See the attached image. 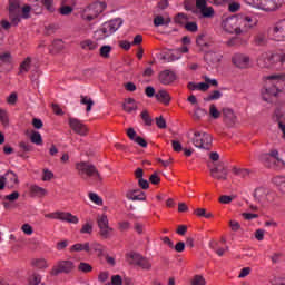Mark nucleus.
Wrapping results in <instances>:
<instances>
[{"instance_id": "12", "label": "nucleus", "mask_w": 285, "mask_h": 285, "mask_svg": "<svg viewBox=\"0 0 285 285\" xmlns=\"http://www.w3.org/2000/svg\"><path fill=\"white\" fill-rule=\"evenodd\" d=\"M210 177L217 181H226L228 179V167L224 163H218L209 170Z\"/></svg>"}, {"instance_id": "44", "label": "nucleus", "mask_w": 285, "mask_h": 285, "mask_svg": "<svg viewBox=\"0 0 285 285\" xmlns=\"http://www.w3.org/2000/svg\"><path fill=\"white\" fill-rule=\"evenodd\" d=\"M170 23V19L165 20L161 16H156L154 18V26L159 28V26H168Z\"/></svg>"}, {"instance_id": "21", "label": "nucleus", "mask_w": 285, "mask_h": 285, "mask_svg": "<svg viewBox=\"0 0 285 285\" xmlns=\"http://www.w3.org/2000/svg\"><path fill=\"white\" fill-rule=\"evenodd\" d=\"M4 178V181L8 186V188H18L19 187V176L17 175V173L12 171V170H8L4 176H2Z\"/></svg>"}, {"instance_id": "3", "label": "nucleus", "mask_w": 285, "mask_h": 285, "mask_svg": "<svg viewBox=\"0 0 285 285\" xmlns=\"http://www.w3.org/2000/svg\"><path fill=\"white\" fill-rule=\"evenodd\" d=\"M76 169L78 170V175L80 177H83L85 175L94 181H102L104 178H101V174H99V170L97 167L88 161H81L76 164Z\"/></svg>"}, {"instance_id": "11", "label": "nucleus", "mask_w": 285, "mask_h": 285, "mask_svg": "<svg viewBox=\"0 0 285 285\" xmlns=\"http://www.w3.org/2000/svg\"><path fill=\"white\" fill-rule=\"evenodd\" d=\"M122 24L124 20H121V18H116L109 22H105L99 30L106 38H108L110 35H115V32H117Z\"/></svg>"}, {"instance_id": "2", "label": "nucleus", "mask_w": 285, "mask_h": 285, "mask_svg": "<svg viewBox=\"0 0 285 285\" xmlns=\"http://www.w3.org/2000/svg\"><path fill=\"white\" fill-rule=\"evenodd\" d=\"M106 10V2H94L80 11L83 21H95Z\"/></svg>"}, {"instance_id": "23", "label": "nucleus", "mask_w": 285, "mask_h": 285, "mask_svg": "<svg viewBox=\"0 0 285 285\" xmlns=\"http://www.w3.org/2000/svg\"><path fill=\"white\" fill-rule=\"evenodd\" d=\"M204 59L209 66H215L222 61V53L208 51L205 53Z\"/></svg>"}, {"instance_id": "61", "label": "nucleus", "mask_w": 285, "mask_h": 285, "mask_svg": "<svg viewBox=\"0 0 285 285\" xmlns=\"http://www.w3.org/2000/svg\"><path fill=\"white\" fill-rule=\"evenodd\" d=\"M185 28L188 30V32H197L198 30L197 22H187Z\"/></svg>"}, {"instance_id": "62", "label": "nucleus", "mask_w": 285, "mask_h": 285, "mask_svg": "<svg viewBox=\"0 0 285 285\" xmlns=\"http://www.w3.org/2000/svg\"><path fill=\"white\" fill-rule=\"evenodd\" d=\"M30 10H32V8L28 4L22 7V16H20V18L22 17V19H30Z\"/></svg>"}, {"instance_id": "45", "label": "nucleus", "mask_w": 285, "mask_h": 285, "mask_svg": "<svg viewBox=\"0 0 285 285\" xmlns=\"http://www.w3.org/2000/svg\"><path fill=\"white\" fill-rule=\"evenodd\" d=\"M190 285H206V278L203 275H195L191 281Z\"/></svg>"}, {"instance_id": "27", "label": "nucleus", "mask_w": 285, "mask_h": 285, "mask_svg": "<svg viewBox=\"0 0 285 285\" xmlns=\"http://www.w3.org/2000/svg\"><path fill=\"white\" fill-rule=\"evenodd\" d=\"M88 253L90 254V243H77L70 247V253Z\"/></svg>"}, {"instance_id": "9", "label": "nucleus", "mask_w": 285, "mask_h": 285, "mask_svg": "<svg viewBox=\"0 0 285 285\" xmlns=\"http://www.w3.org/2000/svg\"><path fill=\"white\" fill-rule=\"evenodd\" d=\"M9 19L13 26L21 22V0H9Z\"/></svg>"}, {"instance_id": "43", "label": "nucleus", "mask_w": 285, "mask_h": 285, "mask_svg": "<svg viewBox=\"0 0 285 285\" xmlns=\"http://www.w3.org/2000/svg\"><path fill=\"white\" fill-rule=\"evenodd\" d=\"M140 118L142 119L145 126H153V117H150V114L148 112V110H144L140 114Z\"/></svg>"}, {"instance_id": "6", "label": "nucleus", "mask_w": 285, "mask_h": 285, "mask_svg": "<svg viewBox=\"0 0 285 285\" xmlns=\"http://www.w3.org/2000/svg\"><path fill=\"white\" fill-rule=\"evenodd\" d=\"M261 161L267 168H282L284 166V160L281 159L277 149H272L268 154L261 155Z\"/></svg>"}, {"instance_id": "5", "label": "nucleus", "mask_w": 285, "mask_h": 285, "mask_svg": "<svg viewBox=\"0 0 285 285\" xmlns=\"http://www.w3.org/2000/svg\"><path fill=\"white\" fill-rule=\"evenodd\" d=\"M75 271V262L70 259H60L51 268L50 275L57 277L59 275H70Z\"/></svg>"}, {"instance_id": "41", "label": "nucleus", "mask_w": 285, "mask_h": 285, "mask_svg": "<svg viewBox=\"0 0 285 285\" xmlns=\"http://www.w3.org/2000/svg\"><path fill=\"white\" fill-rule=\"evenodd\" d=\"M254 197L256 202H262L266 197V189L263 187H258L254 191Z\"/></svg>"}, {"instance_id": "63", "label": "nucleus", "mask_w": 285, "mask_h": 285, "mask_svg": "<svg viewBox=\"0 0 285 285\" xmlns=\"http://www.w3.org/2000/svg\"><path fill=\"white\" fill-rule=\"evenodd\" d=\"M60 14L62 16H68V14H72V7L70 6H63L59 9Z\"/></svg>"}, {"instance_id": "42", "label": "nucleus", "mask_w": 285, "mask_h": 285, "mask_svg": "<svg viewBox=\"0 0 285 285\" xmlns=\"http://www.w3.org/2000/svg\"><path fill=\"white\" fill-rule=\"evenodd\" d=\"M217 99H222V91L214 90L206 98H204V101H217Z\"/></svg>"}, {"instance_id": "46", "label": "nucleus", "mask_w": 285, "mask_h": 285, "mask_svg": "<svg viewBox=\"0 0 285 285\" xmlns=\"http://www.w3.org/2000/svg\"><path fill=\"white\" fill-rule=\"evenodd\" d=\"M209 115L212 119H219V117H222V111H218L217 106H215V104H212L209 106Z\"/></svg>"}, {"instance_id": "1", "label": "nucleus", "mask_w": 285, "mask_h": 285, "mask_svg": "<svg viewBox=\"0 0 285 285\" xmlns=\"http://www.w3.org/2000/svg\"><path fill=\"white\" fill-rule=\"evenodd\" d=\"M263 81L265 82V90L263 91L264 101H268V97H277L281 90L277 86L273 85L272 81H285L284 73H276L271 76H264Z\"/></svg>"}, {"instance_id": "18", "label": "nucleus", "mask_w": 285, "mask_h": 285, "mask_svg": "<svg viewBox=\"0 0 285 285\" xmlns=\"http://www.w3.org/2000/svg\"><path fill=\"white\" fill-rule=\"evenodd\" d=\"M272 35L277 41H285V20L276 22L272 29Z\"/></svg>"}, {"instance_id": "32", "label": "nucleus", "mask_w": 285, "mask_h": 285, "mask_svg": "<svg viewBox=\"0 0 285 285\" xmlns=\"http://www.w3.org/2000/svg\"><path fill=\"white\" fill-rule=\"evenodd\" d=\"M31 63H32V58L27 57V58L24 59V61H22V62L20 63V67H19V75H23V73H26V72H30Z\"/></svg>"}, {"instance_id": "37", "label": "nucleus", "mask_w": 285, "mask_h": 285, "mask_svg": "<svg viewBox=\"0 0 285 285\" xmlns=\"http://www.w3.org/2000/svg\"><path fill=\"white\" fill-rule=\"evenodd\" d=\"M233 173L234 175H236V177H240L242 179H246L247 177L250 176L249 169H242V168L234 167Z\"/></svg>"}, {"instance_id": "36", "label": "nucleus", "mask_w": 285, "mask_h": 285, "mask_svg": "<svg viewBox=\"0 0 285 285\" xmlns=\"http://www.w3.org/2000/svg\"><path fill=\"white\" fill-rule=\"evenodd\" d=\"M78 271L79 273H83L85 275H88V273H92V265H90V263L80 262L78 264Z\"/></svg>"}, {"instance_id": "50", "label": "nucleus", "mask_w": 285, "mask_h": 285, "mask_svg": "<svg viewBox=\"0 0 285 285\" xmlns=\"http://www.w3.org/2000/svg\"><path fill=\"white\" fill-rule=\"evenodd\" d=\"M89 199H91L94 204H97V206H104V199H101V197L96 193H89Z\"/></svg>"}, {"instance_id": "55", "label": "nucleus", "mask_w": 285, "mask_h": 285, "mask_svg": "<svg viewBox=\"0 0 285 285\" xmlns=\"http://www.w3.org/2000/svg\"><path fill=\"white\" fill-rule=\"evenodd\" d=\"M80 233L82 235H92V224L86 223L85 225H82Z\"/></svg>"}, {"instance_id": "25", "label": "nucleus", "mask_w": 285, "mask_h": 285, "mask_svg": "<svg viewBox=\"0 0 285 285\" xmlns=\"http://www.w3.org/2000/svg\"><path fill=\"white\" fill-rule=\"evenodd\" d=\"M80 48L81 50L94 52V50H97V48H99V43L91 39H85L80 41Z\"/></svg>"}, {"instance_id": "13", "label": "nucleus", "mask_w": 285, "mask_h": 285, "mask_svg": "<svg viewBox=\"0 0 285 285\" xmlns=\"http://www.w3.org/2000/svg\"><path fill=\"white\" fill-rule=\"evenodd\" d=\"M46 217L50 219H59L60 222H67V224H79V217L72 215L70 212H55L47 214Z\"/></svg>"}, {"instance_id": "54", "label": "nucleus", "mask_w": 285, "mask_h": 285, "mask_svg": "<svg viewBox=\"0 0 285 285\" xmlns=\"http://www.w3.org/2000/svg\"><path fill=\"white\" fill-rule=\"evenodd\" d=\"M51 110L58 117H63L65 115L63 109H61V106H59V104H51Z\"/></svg>"}, {"instance_id": "16", "label": "nucleus", "mask_w": 285, "mask_h": 285, "mask_svg": "<svg viewBox=\"0 0 285 285\" xmlns=\"http://www.w3.org/2000/svg\"><path fill=\"white\" fill-rule=\"evenodd\" d=\"M69 126L76 135H80L81 137H86V135H88V127L77 118H69Z\"/></svg>"}, {"instance_id": "24", "label": "nucleus", "mask_w": 285, "mask_h": 285, "mask_svg": "<svg viewBox=\"0 0 285 285\" xmlns=\"http://www.w3.org/2000/svg\"><path fill=\"white\" fill-rule=\"evenodd\" d=\"M155 98L160 104H164V106H169V104H170V101L173 99L170 97V94L168 91H166V89L158 90V92L155 95Z\"/></svg>"}, {"instance_id": "57", "label": "nucleus", "mask_w": 285, "mask_h": 285, "mask_svg": "<svg viewBox=\"0 0 285 285\" xmlns=\"http://www.w3.org/2000/svg\"><path fill=\"white\" fill-rule=\"evenodd\" d=\"M124 279L120 275H114L111 276V283H107L106 285H122Z\"/></svg>"}, {"instance_id": "20", "label": "nucleus", "mask_w": 285, "mask_h": 285, "mask_svg": "<svg viewBox=\"0 0 285 285\" xmlns=\"http://www.w3.org/2000/svg\"><path fill=\"white\" fill-rule=\"evenodd\" d=\"M223 120L227 126H235L237 122V116L235 111L228 107L223 108L222 110Z\"/></svg>"}, {"instance_id": "28", "label": "nucleus", "mask_w": 285, "mask_h": 285, "mask_svg": "<svg viewBox=\"0 0 285 285\" xmlns=\"http://www.w3.org/2000/svg\"><path fill=\"white\" fill-rule=\"evenodd\" d=\"M122 108L125 112H134L138 108L137 101L135 98H127L122 105Z\"/></svg>"}, {"instance_id": "4", "label": "nucleus", "mask_w": 285, "mask_h": 285, "mask_svg": "<svg viewBox=\"0 0 285 285\" xmlns=\"http://www.w3.org/2000/svg\"><path fill=\"white\" fill-rule=\"evenodd\" d=\"M191 144L195 148H200L202 150H210L213 148V136L204 131H195L191 138Z\"/></svg>"}, {"instance_id": "15", "label": "nucleus", "mask_w": 285, "mask_h": 285, "mask_svg": "<svg viewBox=\"0 0 285 285\" xmlns=\"http://www.w3.org/2000/svg\"><path fill=\"white\" fill-rule=\"evenodd\" d=\"M238 24L240 28V35L250 30V28H255L257 26V20L253 19L250 16H238Z\"/></svg>"}, {"instance_id": "34", "label": "nucleus", "mask_w": 285, "mask_h": 285, "mask_svg": "<svg viewBox=\"0 0 285 285\" xmlns=\"http://www.w3.org/2000/svg\"><path fill=\"white\" fill-rule=\"evenodd\" d=\"M80 104H82V106H87V112H90V110H92V106H95V101L88 96H80Z\"/></svg>"}, {"instance_id": "22", "label": "nucleus", "mask_w": 285, "mask_h": 285, "mask_svg": "<svg viewBox=\"0 0 285 285\" xmlns=\"http://www.w3.org/2000/svg\"><path fill=\"white\" fill-rule=\"evenodd\" d=\"M127 199L129 202H146V193L140 189H129L126 193Z\"/></svg>"}, {"instance_id": "53", "label": "nucleus", "mask_w": 285, "mask_h": 285, "mask_svg": "<svg viewBox=\"0 0 285 285\" xmlns=\"http://www.w3.org/2000/svg\"><path fill=\"white\" fill-rule=\"evenodd\" d=\"M149 181L154 186H159V184H161V178L159 177V174L155 171L154 174L150 175Z\"/></svg>"}, {"instance_id": "31", "label": "nucleus", "mask_w": 285, "mask_h": 285, "mask_svg": "<svg viewBox=\"0 0 285 285\" xmlns=\"http://www.w3.org/2000/svg\"><path fill=\"white\" fill-rule=\"evenodd\" d=\"M112 233H115V229L110 226L99 227V236L102 239H110L112 237Z\"/></svg>"}, {"instance_id": "29", "label": "nucleus", "mask_w": 285, "mask_h": 285, "mask_svg": "<svg viewBox=\"0 0 285 285\" xmlns=\"http://www.w3.org/2000/svg\"><path fill=\"white\" fill-rule=\"evenodd\" d=\"M187 88L188 90H200V92H206L210 88V85L206 82H199V83L189 82L187 85Z\"/></svg>"}, {"instance_id": "19", "label": "nucleus", "mask_w": 285, "mask_h": 285, "mask_svg": "<svg viewBox=\"0 0 285 285\" xmlns=\"http://www.w3.org/2000/svg\"><path fill=\"white\" fill-rule=\"evenodd\" d=\"M232 61L236 68H248V65L250 63V57L244 55V53H236L232 58Z\"/></svg>"}, {"instance_id": "59", "label": "nucleus", "mask_w": 285, "mask_h": 285, "mask_svg": "<svg viewBox=\"0 0 285 285\" xmlns=\"http://www.w3.org/2000/svg\"><path fill=\"white\" fill-rule=\"evenodd\" d=\"M29 282H30L31 285L41 284V275L37 274V273L32 274Z\"/></svg>"}, {"instance_id": "56", "label": "nucleus", "mask_w": 285, "mask_h": 285, "mask_svg": "<svg viewBox=\"0 0 285 285\" xmlns=\"http://www.w3.org/2000/svg\"><path fill=\"white\" fill-rule=\"evenodd\" d=\"M254 42L256 46H264L266 43V36L264 33H258L255 37Z\"/></svg>"}, {"instance_id": "7", "label": "nucleus", "mask_w": 285, "mask_h": 285, "mask_svg": "<svg viewBox=\"0 0 285 285\" xmlns=\"http://www.w3.org/2000/svg\"><path fill=\"white\" fill-rule=\"evenodd\" d=\"M126 257L130 266H138L142 271H150L153 268V263H150V259L144 257L138 253L131 252L127 254Z\"/></svg>"}, {"instance_id": "14", "label": "nucleus", "mask_w": 285, "mask_h": 285, "mask_svg": "<svg viewBox=\"0 0 285 285\" xmlns=\"http://www.w3.org/2000/svg\"><path fill=\"white\" fill-rule=\"evenodd\" d=\"M207 4L208 0H196V8L199 10L203 19H213V17H215V9Z\"/></svg>"}, {"instance_id": "60", "label": "nucleus", "mask_w": 285, "mask_h": 285, "mask_svg": "<svg viewBox=\"0 0 285 285\" xmlns=\"http://www.w3.org/2000/svg\"><path fill=\"white\" fill-rule=\"evenodd\" d=\"M55 178V174L48 169H43L42 181H50Z\"/></svg>"}, {"instance_id": "26", "label": "nucleus", "mask_w": 285, "mask_h": 285, "mask_svg": "<svg viewBox=\"0 0 285 285\" xmlns=\"http://www.w3.org/2000/svg\"><path fill=\"white\" fill-rule=\"evenodd\" d=\"M31 266L32 268H38V271H46L50 265L46 258H32Z\"/></svg>"}, {"instance_id": "51", "label": "nucleus", "mask_w": 285, "mask_h": 285, "mask_svg": "<svg viewBox=\"0 0 285 285\" xmlns=\"http://www.w3.org/2000/svg\"><path fill=\"white\" fill-rule=\"evenodd\" d=\"M206 110L205 109H202L199 107H197L194 111V119L196 121H199L202 119V117H206Z\"/></svg>"}, {"instance_id": "39", "label": "nucleus", "mask_w": 285, "mask_h": 285, "mask_svg": "<svg viewBox=\"0 0 285 285\" xmlns=\"http://www.w3.org/2000/svg\"><path fill=\"white\" fill-rule=\"evenodd\" d=\"M97 225H98V228H105V227L110 226L108 216L106 214L99 215L97 217Z\"/></svg>"}, {"instance_id": "48", "label": "nucleus", "mask_w": 285, "mask_h": 285, "mask_svg": "<svg viewBox=\"0 0 285 285\" xmlns=\"http://www.w3.org/2000/svg\"><path fill=\"white\" fill-rule=\"evenodd\" d=\"M41 4L48 12H55V0H41Z\"/></svg>"}, {"instance_id": "8", "label": "nucleus", "mask_w": 285, "mask_h": 285, "mask_svg": "<svg viewBox=\"0 0 285 285\" xmlns=\"http://www.w3.org/2000/svg\"><path fill=\"white\" fill-rule=\"evenodd\" d=\"M222 27L225 32L229 35H242V27H239V16H232L223 19Z\"/></svg>"}, {"instance_id": "40", "label": "nucleus", "mask_w": 285, "mask_h": 285, "mask_svg": "<svg viewBox=\"0 0 285 285\" xmlns=\"http://www.w3.org/2000/svg\"><path fill=\"white\" fill-rule=\"evenodd\" d=\"M0 61L3 66H12V55L10 52L1 53Z\"/></svg>"}, {"instance_id": "17", "label": "nucleus", "mask_w": 285, "mask_h": 285, "mask_svg": "<svg viewBox=\"0 0 285 285\" xmlns=\"http://www.w3.org/2000/svg\"><path fill=\"white\" fill-rule=\"evenodd\" d=\"M158 81L163 86H170V83H175V81H177V75L174 71L166 69L159 72Z\"/></svg>"}, {"instance_id": "30", "label": "nucleus", "mask_w": 285, "mask_h": 285, "mask_svg": "<svg viewBox=\"0 0 285 285\" xmlns=\"http://www.w3.org/2000/svg\"><path fill=\"white\" fill-rule=\"evenodd\" d=\"M106 250V247L101 245L100 243L92 242L90 244V254L97 253L98 257H101L104 255V252Z\"/></svg>"}, {"instance_id": "52", "label": "nucleus", "mask_w": 285, "mask_h": 285, "mask_svg": "<svg viewBox=\"0 0 285 285\" xmlns=\"http://www.w3.org/2000/svg\"><path fill=\"white\" fill-rule=\"evenodd\" d=\"M0 121L4 126L10 125V119L8 118V111L0 109Z\"/></svg>"}, {"instance_id": "10", "label": "nucleus", "mask_w": 285, "mask_h": 285, "mask_svg": "<svg viewBox=\"0 0 285 285\" xmlns=\"http://www.w3.org/2000/svg\"><path fill=\"white\" fill-rule=\"evenodd\" d=\"M256 8L265 10V12H275L278 8H282L284 0H253Z\"/></svg>"}, {"instance_id": "35", "label": "nucleus", "mask_w": 285, "mask_h": 285, "mask_svg": "<svg viewBox=\"0 0 285 285\" xmlns=\"http://www.w3.org/2000/svg\"><path fill=\"white\" fill-rule=\"evenodd\" d=\"M30 141L31 144H36V146H43V138H41V134L39 131H32Z\"/></svg>"}, {"instance_id": "49", "label": "nucleus", "mask_w": 285, "mask_h": 285, "mask_svg": "<svg viewBox=\"0 0 285 285\" xmlns=\"http://www.w3.org/2000/svg\"><path fill=\"white\" fill-rule=\"evenodd\" d=\"M174 21L175 23H178V26H184V23L188 21V16H186L185 13H178L175 17Z\"/></svg>"}, {"instance_id": "47", "label": "nucleus", "mask_w": 285, "mask_h": 285, "mask_svg": "<svg viewBox=\"0 0 285 285\" xmlns=\"http://www.w3.org/2000/svg\"><path fill=\"white\" fill-rule=\"evenodd\" d=\"M285 117V111L282 107H278L275 112H274V121H277V124H279V121H282V119H284Z\"/></svg>"}, {"instance_id": "38", "label": "nucleus", "mask_w": 285, "mask_h": 285, "mask_svg": "<svg viewBox=\"0 0 285 285\" xmlns=\"http://www.w3.org/2000/svg\"><path fill=\"white\" fill-rule=\"evenodd\" d=\"M110 52H112V47L110 45H104L99 50V55L102 59H110Z\"/></svg>"}, {"instance_id": "33", "label": "nucleus", "mask_w": 285, "mask_h": 285, "mask_svg": "<svg viewBox=\"0 0 285 285\" xmlns=\"http://www.w3.org/2000/svg\"><path fill=\"white\" fill-rule=\"evenodd\" d=\"M30 193H32V195H36V197H46V195H48V191L46 189L37 185H32L30 187Z\"/></svg>"}, {"instance_id": "58", "label": "nucleus", "mask_w": 285, "mask_h": 285, "mask_svg": "<svg viewBox=\"0 0 285 285\" xmlns=\"http://www.w3.org/2000/svg\"><path fill=\"white\" fill-rule=\"evenodd\" d=\"M108 277H110V272H108V271L100 272L98 274V282L104 284L105 282H108Z\"/></svg>"}, {"instance_id": "64", "label": "nucleus", "mask_w": 285, "mask_h": 285, "mask_svg": "<svg viewBox=\"0 0 285 285\" xmlns=\"http://www.w3.org/2000/svg\"><path fill=\"white\" fill-rule=\"evenodd\" d=\"M156 126H158L160 129L166 128V119H164V116L156 118Z\"/></svg>"}]
</instances>
